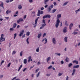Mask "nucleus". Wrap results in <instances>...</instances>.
<instances>
[{
	"label": "nucleus",
	"mask_w": 80,
	"mask_h": 80,
	"mask_svg": "<svg viewBox=\"0 0 80 80\" xmlns=\"http://www.w3.org/2000/svg\"><path fill=\"white\" fill-rule=\"evenodd\" d=\"M42 23L44 24H42V26L40 27V29H42V28H44V26L47 25V24L45 23V19H43L42 20Z\"/></svg>",
	"instance_id": "1"
},
{
	"label": "nucleus",
	"mask_w": 80,
	"mask_h": 80,
	"mask_svg": "<svg viewBox=\"0 0 80 80\" xmlns=\"http://www.w3.org/2000/svg\"><path fill=\"white\" fill-rule=\"evenodd\" d=\"M1 38L0 39V42H4V41H5V38H3V37H4V35H3V34H2L1 36Z\"/></svg>",
	"instance_id": "2"
},
{
	"label": "nucleus",
	"mask_w": 80,
	"mask_h": 80,
	"mask_svg": "<svg viewBox=\"0 0 80 80\" xmlns=\"http://www.w3.org/2000/svg\"><path fill=\"white\" fill-rule=\"evenodd\" d=\"M59 23H60V20L58 19L56 22L55 27L56 28H58L59 26Z\"/></svg>",
	"instance_id": "3"
},
{
	"label": "nucleus",
	"mask_w": 80,
	"mask_h": 80,
	"mask_svg": "<svg viewBox=\"0 0 80 80\" xmlns=\"http://www.w3.org/2000/svg\"><path fill=\"white\" fill-rule=\"evenodd\" d=\"M53 8V5H51L50 6H49L48 8V12H50V11H51V10H52V8Z\"/></svg>",
	"instance_id": "4"
},
{
	"label": "nucleus",
	"mask_w": 80,
	"mask_h": 80,
	"mask_svg": "<svg viewBox=\"0 0 80 80\" xmlns=\"http://www.w3.org/2000/svg\"><path fill=\"white\" fill-rule=\"evenodd\" d=\"M39 18V17H38L35 20V25L33 26L34 28H35V27H36V26H37V22H38V20Z\"/></svg>",
	"instance_id": "5"
},
{
	"label": "nucleus",
	"mask_w": 80,
	"mask_h": 80,
	"mask_svg": "<svg viewBox=\"0 0 80 80\" xmlns=\"http://www.w3.org/2000/svg\"><path fill=\"white\" fill-rule=\"evenodd\" d=\"M50 17H51V16H50V14H47L44 16L43 17V19H45V18H50Z\"/></svg>",
	"instance_id": "6"
},
{
	"label": "nucleus",
	"mask_w": 80,
	"mask_h": 80,
	"mask_svg": "<svg viewBox=\"0 0 80 80\" xmlns=\"http://www.w3.org/2000/svg\"><path fill=\"white\" fill-rule=\"evenodd\" d=\"M40 14H41V15H42V14H43V11H41L40 12V11L39 10H38L37 16L39 17Z\"/></svg>",
	"instance_id": "7"
},
{
	"label": "nucleus",
	"mask_w": 80,
	"mask_h": 80,
	"mask_svg": "<svg viewBox=\"0 0 80 80\" xmlns=\"http://www.w3.org/2000/svg\"><path fill=\"white\" fill-rule=\"evenodd\" d=\"M24 33V30L23 29L22 30V31L20 32V34L19 35V37H21V36H22Z\"/></svg>",
	"instance_id": "8"
},
{
	"label": "nucleus",
	"mask_w": 80,
	"mask_h": 80,
	"mask_svg": "<svg viewBox=\"0 0 80 80\" xmlns=\"http://www.w3.org/2000/svg\"><path fill=\"white\" fill-rule=\"evenodd\" d=\"M23 19L22 18H20L17 21V22L18 23H19L20 22H23Z\"/></svg>",
	"instance_id": "9"
},
{
	"label": "nucleus",
	"mask_w": 80,
	"mask_h": 80,
	"mask_svg": "<svg viewBox=\"0 0 80 80\" xmlns=\"http://www.w3.org/2000/svg\"><path fill=\"white\" fill-rule=\"evenodd\" d=\"M80 67L79 65H74L73 66V68H77Z\"/></svg>",
	"instance_id": "10"
},
{
	"label": "nucleus",
	"mask_w": 80,
	"mask_h": 80,
	"mask_svg": "<svg viewBox=\"0 0 80 80\" xmlns=\"http://www.w3.org/2000/svg\"><path fill=\"white\" fill-rule=\"evenodd\" d=\"M67 27H65L64 28V29L63 30V32L64 33H66V32H67Z\"/></svg>",
	"instance_id": "11"
},
{
	"label": "nucleus",
	"mask_w": 80,
	"mask_h": 80,
	"mask_svg": "<svg viewBox=\"0 0 80 80\" xmlns=\"http://www.w3.org/2000/svg\"><path fill=\"white\" fill-rule=\"evenodd\" d=\"M73 23H71L69 25V29L70 30H71L72 29V27H73Z\"/></svg>",
	"instance_id": "12"
},
{
	"label": "nucleus",
	"mask_w": 80,
	"mask_h": 80,
	"mask_svg": "<svg viewBox=\"0 0 80 80\" xmlns=\"http://www.w3.org/2000/svg\"><path fill=\"white\" fill-rule=\"evenodd\" d=\"M52 42L54 44H55L56 43V41H55V38H53L52 39Z\"/></svg>",
	"instance_id": "13"
},
{
	"label": "nucleus",
	"mask_w": 80,
	"mask_h": 80,
	"mask_svg": "<svg viewBox=\"0 0 80 80\" xmlns=\"http://www.w3.org/2000/svg\"><path fill=\"white\" fill-rule=\"evenodd\" d=\"M76 71V70H75V69H73V72H72V75H74V74H75Z\"/></svg>",
	"instance_id": "14"
},
{
	"label": "nucleus",
	"mask_w": 80,
	"mask_h": 80,
	"mask_svg": "<svg viewBox=\"0 0 80 80\" xmlns=\"http://www.w3.org/2000/svg\"><path fill=\"white\" fill-rule=\"evenodd\" d=\"M27 63V59H24V62H23V63L24 64H26Z\"/></svg>",
	"instance_id": "15"
},
{
	"label": "nucleus",
	"mask_w": 80,
	"mask_h": 80,
	"mask_svg": "<svg viewBox=\"0 0 80 80\" xmlns=\"http://www.w3.org/2000/svg\"><path fill=\"white\" fill-rule=\"evenodd\" d=\"M11 13V11H9V10H8L6 12V13L7 14H8V13Z\"/></svg>",
	"instance_id": "16"
},
{
	"label": "nucleus",
	"mask_w": 80,
	"mask_h": 80,
	"mask_svg": "<svg viewBox=\"0 0 80 80\" xmlns=\"http://www.w3.org/2000/svg\"><path fill=\"white\" fill-rule=\"evenodd\" d=\"M72 63H76L77 65H78V61L77 60L73 61L72 62Z\"/></svg>",
	"instance_id": "17"
},
{
	"label": "nucleus",
	"mask_w": 80,
	"mask_h": 80,
	"mask_svg": "<svg viewBox=\"0 0 80 80\" xmlns=\"http://www.w3.org/2000/svg\"><path fill=\"white\" fill-rule=\"evenodd\" d=\"M17 27V23H14V24L13 25V26L12 27V28H15Z\"/></svg>",
	"instance_id": "18"
},
{
	"label": "nucleus",
	"mask_w": 80,
	"mask_h": 80,
	"mask_svg": "<svg viewBox=\"0 0 80 80\" xmlns=\"http://www.w3.org/2000/svg\"><path fill=\"white\" fill-rule=\"evenodd\" d=\"M28 62H29L30 61V60L32 59V57L31 56H29L28 58Z\"/></svg>",
	"instance_id": "19"
},
{
	"label": "nucleus",
	"mask_w": 80,
	"mask_h": 80,
	"mask_svg": "<svg viewBox=\"0 0 80 80\" xmlns=\"http://www.w3.org/2000/svg\"><path fill=\"white\" fill-rule=\"evenodd\" d=\"M60 17H61V15L60 14H58L57 15V19H58Z\"/></svg>",
	"instance_id": "20"
},
{
	"label": "nucleus",
	"mask_w": 80,
	"mask_h": 80,
	"mask_svg": "<svg viewBox=\"0 0 80 80\" xmlns=\"http://www.w3.org/2000/svg\"><path fill=\"white\" fill-rule=\"evenodd\" d=\"M67 38H68V37H66L64 38V41L65 42H67Z\"/></svg>",
	"instance_id": "21"
},
{
	"label": "nucleus",
	"mask_w": 80,
	"mask_h": 80,
	"mask_svg": "<svg viewBox=\"0 0 80 80\" xmlns=\"http://www.w3.org/2000/svg\"><path fill=\"white\" fill-rule=\"evenodd\" d=\"M56 11H57V9H54L52 10V13H55Z\"/></svg>",
	"instance_id": "22"
},
{
	"label": "nucleus",
	"mask_w": 80,
	"mask_h": 80,
	"mask_svg": "<svg viewBox=\"0 0 80 80\" xmlns=\"http://www.w3.org/2000/svg\"><path fill=\"white\" fill-rule=\"evenodd\" d=\"M51 59V58H50V57H49L46 59V60L47 62H49V61Z\"/></svg>",
	"instance_id": "23"
},
{
	"label": "nucleus",
	"mask_w": 80,
	"mask_h": 80,
	"mask_svg": "<svg viewBox=\"0 0 80 80\" xmlns=\"http://www.w3.org/2000/svg\"><path fill=\"white\" fill-rule=\"evenodd\" d=\"M41 36H42V34H38V38H40Z\"/></svg>",
	"instance_id": "24"
},
{
	"label": "nucleus",
	"mask_w": 80,
	"mask_h": 80,
	"mask_svg": "<svg viewBox=\"0 0 80 80\" xmlns=\"http://www.w3.org/2000/svg\"><path fill=\"white\" fill-rule=\"evenodd\" d=\"M79 11H80V8L78 9V10H75V12L76 13H77L78 12H79Z\"/></svg>",
	"instance_id": "25"
},
{
	"label": "nucleus",
	"mask_w": 80,
	"mask_h": 80,
	"mask_svg": "<svg viewBox=\"0 0 80 80\" xmlns=\"http://www.w3.org/2000/svg\"><path fill=\"white\" fill-rule=\"evenodd\" d=\"M1 6L3 8H4V7H3V2H1Z\"/></svg>",
	"instance_id": "26"
},
{
	"label": "nucleus",
	"mask_w": 80,
	"mask_h": 80,
	"mask_svg": "<svg viewBox=\"0 0 80 80\" xmlns=\"http://www.w3.org/2000/svg\"><path fill=\"white\" fill-rule=\"evenodd\" d=\"M18 8L19 9H22V7L21 5H19L18 6Z\"/></svg>",
	"instance_id": "27"
},
{
	"label": "nucleus",
	"mask_w": 80,
	"mask_h": 80,
	"mask_svg": "<svg viewBox=\"0 0 80 80\" xmlns=\"http://www.w3.org/2000/svg\"><path fill=\"white\" fill-rule=\"evenodd\" d=\"M65 25L66 26H68V23H67V21H66L65 22Z\"/></svg>",
	"instance_id": "28"
},
{
	"label": "nucleus",
	"mask_w": 80,
	"mask_h": 80,
	"mask_svg": "<svg viewBox=\"0 0 80 80\" xmlns=\"http://www.w3.org/2000/svg\"><path fill=\"white\" fill-rule=\"evenodd\" d=\"M29 39V38H28L26 40V42L28 44H29V42L28 41V39Z\"/></svg>",
	"instance_id": "29"
},
{
	"label": "nucleus",
	"mask_w": 80,
	"mask_h": 80,
	"mask_svg": "<svg viewBox=\"0 0 80 80\" xmlns=\"http://www.w3.org/2000/svg\"><path fill=\"white\" fill-rule=\"evenodd\" d=\"M68 2H65L63 4V6H64V5H67L68 4Z\"/></svg>",
	"instance_id": "30"
},
{
	"label": "nucleus",
	"mask_w": 80,
	"mask_h": 80,
	"mask_svg": "<svg viewBox=\"0 0 80 80\" xmlns=\"http://www.w3.org/2000/svg\"><path fill=\"white\" fill-rule=\"evenodd\" d=\"M69 60V59L68 58H66V59H65V61L66 62H68V60Z\"/></svg>",
	"instance_id": "31"
},
{
	"label": "nucleus",
	"mask_w": 80,
	"mask_h": 80,
	"mask_svg": "<svg viewBox=\"0 0 80 80\" xmlns=\"http://www.w3.org/2000/svg\"><path fill=\"white\" fill-rule=\"evenodd\" d=\"M39 48H40L38 47L37 49L36 50V51L37 52H38L39 51H40V50L39 49Z\"/></svg>",
	"instance_id": "32"
},
{
	"label": "nucleus",
	"mask_w": 80,
	"mask_h": 80,
	"mask_svg": "<svg viewBox=\"0 0 80 80\" xmlns=\"http://www.w3.org/2000/svg\"><path fill=\"white\" fill-rule=\"evenodd\" d=\"M29 35H30V32H27L26 33V35L27 36H29Z\"/></svg>",
	"instance_id": "33"
},
{
	"label": "nucleus",
	"mask_w": 80,
	"mask_h": 80,
	"mask_svg": "<svg viewBox=\"0 0 80 80\" xmlns=\"http://www.w3.org/2000/svg\"><path fill=\"white\" fill-rule=\"evenodd\" d=\"M40 72H39L38 74L36 76L37 77H38L39 75H40Z\"/></svg>",
	"instance_id": "34"
},
{
	"label": "nucleus",
	"mask_w": 80,
	"mask_h": 80,
	"mask_svg": "<svg viewBox=\"0 0 80 80\" xmlns=\"http://www.w3.org/2000/svg\"><path fill=\"white\" fill-rule=\"evenodd\" d=\"M13 28H11L10 29V31H13V30H14V29H13Z\"/></svg>",
	"instance_id": "35"
},
{
	"label": "nucleus",
	"mask_w": 80,
	"mask_h": 80,
	"mask_svg": "<svg viewBox=\"0 0 80 80\" xmlns=\"http://www.w3.org/2000/svg\"><path fill=\"white\" fill-rule=\"evenodd\" d=\"M14 39H15L16 38V37L17 36V34L16 33H15L14 34Z\"/></svg>",
	"instance_id": "36"
},
{
	"label": "nucleus",
	"mask_w": 80,
	"mask_h": 80,
	"mask_svg": "<svg viewBox=\"0 0 80 80\" xmlns=\"http://www.w3.org/2000/svg\"><path fill=\"white\" fill-rule=\"evenodd\" d=\"M15 53H16V51H13L12 53V55H14V54H15Z\"/></svg>",
	"instance_id": "37"
},
{
	"label": "nucleus",
	"mask_w": 80,
	"mask_h": 80,
	"mask_svg": "<svg viewBox=\"0 0 80 80\" xmlns=\"http://www.w3.org/2000/svg\"><path fill=\"white\" fill-rule=\"evenodd\" d=\"M78 33V32H73V33H72V34H73V35H77V34Z\"/></svg>",
	"instance_id": "38"
},
{
	"label": "nucleus",
	"mask_w": 80,
	"mask_h": 80,
	"mask_svg": "<svg viewBox=\"0 0 80 80\" xmlns=\"http://www.w3.org/2000/svg\"><path fill=\"white\" fill-rule=\"evenodd\" d=\"M23 55V52L22 51L20 53V56H22Z\"/></svg>",
	"instance_id": "39"
},
{
	"label": "nucleus",
	"mask_w": 80,
	"mask_h": 80,
	"mask_svg": "<svg viewBox=\"0 0 80 80\" xmlns=\"http://www.w3.org/2000/svg\"><path fill=\"white\" fill-rule=\"evenodd\" d=\"M52 67V65L50 66L49 67H48V69H50Z\"/></svg>",
	"instance_id": "40"
},
{
	"label": "nucleus",
	"mask_w": 80,
	"mask_h": 80,
	"mask_svg": "<svg viewBox=\"0 0 80 80\" xmlns=\"http://www.w3.org/2000/svg\"><path fill=\"white\" fill-rule=\"evenodd\" d=\"M62 73L59 72V73L58 75L59 76H61V75H62Z\"/></svg>",
	"instance_id": "41"
},
{
	"label": "nucleus",
	"mask_w": 80,
	"mask_h": 80,
	"mask_svg": "<svg viewBox=\"0 0 80 80\" xmlns=\"http://www.w3.org/2000/svg\"><path fill=\"white\" fill-rule=\"evenodd\" d=\"M45 41L46 42L44 43V44H45L47 43V38H45Z\"/></svg>",
	"instance_id": "42"
},
{
	"label": "nucleus",
	"mask_w": 80,
	"mask_h": 80,
	"mask_svg": "<svg viewBox=\"0 0 80 80\" xmlns=\"http://www.w3.org/2000/svg\"><path fill=\"white\" fill-rule=\"evenodd\" d=\"M39 71V68L37 69L36 70V73H37Z\"/></svg>",
	"instance_id": "43"
},
{
	"label": "nucleus",
	"mask_w": 80,
	"mask_h": 80,
	"mask_svg": "<svg viewBox=\"0 0 80 80\" xmlns=\"http://www.w3.org/2000/svg\"><path fill=\"white\" fill-rule=\"evenodd\" d=\"M55 54L56 55H58V56H60V53H56Z\"/></svg>",
	"instance_id": "44"
},
{
	"label": "nucleus",
	"mask_w": 80,
	"mask_h": 80,
	"mask_svg": "<svg viewBox=\"0 0 80 80\" xmlns=\"http://www.w3.org/2000/svg\"><path fill=\"white\" fill-rule=\"evenodd\" d=\"M27 18V15H25L24 16L23 18L24 19H25V18Z\"/></svg>",
	"instance_id": "45"
},
{
	"label": "nucleus",
	"mask_w": 80,
	"mask_h": 80,
	"mask_svg": "<svg viewBox=\"0 0 80 80\" xmlns=\"http://www.w3.org/2000/svg\"><path fill=\"white\" fill-rule=\"evenodd\" d=\"M11 65V63L10 62L8 65V67H9L10 66V65Z\"/></svg>",
	"instance_id": "46"
},
{
	"label": "nucleus",
	"mask_w": 80,
	"mask_h": 80,
	"mask_svg": "<svg viewBox=\"0 0 80 80\" xmlns=\"http://www.w3.org/2000/svg\"><path fill=\"white\" fill-rule=\"evenodd\" d=\"M46 35H47V34L46 33H44L43 34L42 37H45V36H46Z\"/></svg>",
	"instance_id": "47"
},
{
	"label": "nucleus",
	"mask_w": 80,
	"mask_h": 80,
	"mask_svg": "<svg viewBox=\"0 0 80 80\" xmlns=\"http://www.w3.org/2000/svg\"><path fill=\"white\" fill-rule=\"evenodd\" d=\"M72 65V63H70L68 65V67H70Z\"/></svg>",
	"instance_id": "48"
},
{
	"label": "nucleus",
	"mask_w": 80,
	"mask_h": 80,
	"mask_svg": "<svg viewBox=\"0 0 80 80\" xmlns=\"http://www.w3.org/2000/svg\"><path fill=\"white\" fill-rule=\"evenodd\" d=\"M29 2L30 3H32L33 2V0H29Z\"/></svg>",
	"instance_id": "49"
},
{
	"label": "nucleus",
	"mask_w": 80,
	"mask_h": 80,
	"mask_svg": "<svg viewBox=\"0 0 80 80\" xmlns=\"http://www.w3.org/2000/svg\"><path fill=\"white\" fill-rule=\"evenodd\" d=\"M4 60H2L1 62V65H2V63H4Z\"/></svg>",
	"instance_id": "50"
},
{
	"label": "nucleus",
	"mask_w": 80,
	"mask_h": 80,
	"mask_svg": "<svg viewBox=\"0 0 80 80\" xmlns=\"http://www.w3.org/2000/svg\"><path fill=\"white\" fill-rule=\"evenodd\" d=\"M3 75H0V78H3Z\"/></svg>",
	"instance_id": "51"
},
{
	"label": "nucleus",
	"mask_w": 80,
	"mask_h": 80,
	"mask_svg": "<svg viewBox=\"0 0 80 80\" xmlns=\"http://www.w3.org/2000/svg\"><path fill=\"white\" fill-rule=\"evenodd\" d=\"M41 64V63L40 62H38L37 63L38 65H40Z\"/></svg>",
	"instance_id": "52"
},
{
	"label": "nucleus",
	"mask_w": 80,
	"mask_h": 80,
	"mask_svg": "<svg viewBox=\"0 0 80 80\" xmlns=\"http://www.w3.org/2000/svg\"><path fill=\"white\" fill-rule=\"evenodd\" d=\"M53 4L54 5H55V6H56V5H57V3L55 2H54Z\"/></svg>",
	"instance_id": "53"
},
{
	"label": "nucleus",
	"mask_w": 80,
	"mask_h": 80,
	"mask_svg": "<svg viewBox=\"0 0 80 80\" xmlns=\"http://www.w3.org/2000/svg\"><path fill=\"white\" fill-rule=\"evenodd\" d=\"M5 18H6L7 20H8L9 18V17H5Z\"/></svg>",
	"instance_id": "54"
},
{
	"label": "nucleus",
	"mask_w": 80,
	"mask_h": 80,
	"mask_svg": "<svg viewBox=\"0 0 80 80\" xmlns=\"http://www.w3.org/2000/svg\"><path fill=\"white\" fill-rule=\"evenodd\" d=\"M27 68H25L23 70V72H25L26 70H27Z\"/></svg>",
	"instance_id": "55"
},
{
	"label": "nucleus",
	"mask_w": 80,
	"mask_h": 80,
	"mask_svg": "<svg viewBox=\"0 0 80 80\" xmlns=\"http://www.w3.org/2000/svg\"><path fill=\"white\" fill-rule=\"evenodd\" d=\"M50 74H47V77H49V76H50Z\"/></svg>",
	"instance_id": "56"
},
{
	"label": "nucleus",
	"mask_w": 80,
	"mask_h": 80,
	"mask_svg": "<svg viewBox=\"0 0 80 80\" xmlns=\"http://www.w3.org/2000/svg\"><path fill=\"white\" fill-rule=\"evenodd\" d=\"M61 64H63V63H64V62L63 61H61Z\"/></svg>",
	"instance_id": "57"
},
{
	"label": "nucleus",
	"mask_w": 80,
	"mask_h": 80,
	"mask_svg": "<svg viewBox=\"0 0 80 80\" xmlns=\"http://www.w3.org/2000/svg\"><path fill=\"white\" fill-rule=\"evenodd\" d=\"M15 14H16V15H17V14H18V12L17 11V12H16V13H15Z\"/></svg>",
	"instance_id": "58"
},
{
	"label": "nucleus",
	"mask_w": 80,
	"mask_h": 80,
	"mask_svg": "<svg viewBox=\"0 0 80 80\" xmlns=\"http://www.w3.org/2000/svg\"><path fill=\"white\" fill-rule=\"evenodd\" d=\"M48 7V5H46L44 6L45 8H47Z\"/></svg>",
	"instance_id": "59"
},
{
	"label": "nucleus",
	"mask_w": 80,
	"mask_h": 80,
	"mask_svg": "<svg viewBox=\"0 0 80 80\" xmlns=\"http://www.w3.org/2000/svg\"><path fill=\"white\" fill-rule=\"evenodd\" d=\"M49 1V0H44V2H48Z\"/></svg>",
	"instance_id": "60"
},
{
	"label": "nucleus",
	"mask_w": 80,
	"mask_h": 80,
	"mask_svg": "<svg viewBox=\"0 0 80 80\" xmlns=\"http://www.w3.org/2000/svg\"><path fill=\"white\" fill-rule=\"evenodd\" d=\"M44 10V8L43 7H42L41 8V10Z\"/></svg>",
	"instance_id": "61"
},
{
	"label": "nucleus",
	"mask_w": 80,
	"mask_h": 80,
	"mask_svg": "<svg viewBox=\"0 0 80 80\" xmlns=\"http://www.w3.org/2000/svg\"><path fill=\"white\" fill-rule=\"evenodd\" d=\"M52 70H55V68H53V67H52Z\"/></svg>",
	"instance_id": "62"
},
{
	"label": "nucleus",
	"mask_w": 80,
	"mask_h": 80,
	"mask_svg": "<svg viewBox=\"0 0 80 80\" xmlns=\"http://www.w3.org/2000/svg\"><path fill=\"white\" fill-rule=\"evenodd\" d=\"M6 2H7V3H9V0H8L6 1Z\"/></svg>",
	"instance_id": "63"
},
{
	"label": "nucleus",
	"mask_w": 80,
	"mask_h": 80,
	"mask_svg": "<svg viewBox=\"0 0 80 80\" xmlns=\"http://www.w3.org/2000/svg\"><path fill=\"white\" fill-rule=\"evenodd\" d=\"M68 80V76H67V78H66V80Z\"/></svg>",
	"instance_id": "64"
}]
</instances>
